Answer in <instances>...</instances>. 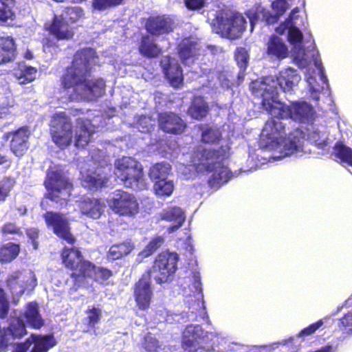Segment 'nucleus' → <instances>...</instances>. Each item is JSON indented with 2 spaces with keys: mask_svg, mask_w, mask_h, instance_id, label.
Instances as JSON below:
<instances>
[{
  "mask_svg": "<svg viewBox=\"0 0 352 352\" xmlns=\"http://www.w3.org/2000/svg\"><path fill=\"white\" fill-rule=\"evenodd\" d=\"M160 65L171 86L177 87L183 82L182 69L175 58L168 56H163L160 60Z\"/></svg>",
  "mask_w": 352,
  "mask_h": 352,
  "instance_id": "4be33fe9",
  "label": "nucleus"
},
{
  "mask_svg": "<svg viewBox=\"0 0 352 352\" xmlns=\"http://www.w3.org/2000/svg\"><path fill=\"white\" fill-rule=\"evenodd\" d=\"M301 76L298 71L291 67L281 70L279 75L265 76L254 80L250 87L252 94L261 99V104H266L278 100L279 91L292 94L298 86Z\"/></svg>",
  "mask_w": 352,
  "mask_h": 352,
  "instance_id": "20e7f679",
  "label": "nucleus"
},
{
  "mask_svg": "<svg viewBox=\"0 0 352 352\" xmlns=\"http://www.w3.org/2000/svg\"><path fill=\"white\" fill-rule=\"evenodd\" d=\"M1 232L3 234H21L20 229L16 226L14 223H8L5 224L2 228Z\"/></svg>",
  "mask_w": 352,
  "mask_h": 352,
  "instance_id": "052dcab7",
  "label": "nucleus"
},
{
  "mask_svg": "<svg viewBox=\"0 0 352 352\" xmlns=\"http://www.w3.org/2000/svg\"><path fill=\"white\" fill-rule=\"evenodd\" d=\"M10 302L4 290L0 288V318H5L9 311Z\"/></svg>",
  "mask_w": 352,
  "mask_h": 352,
  "instance_id": "4d7b16f0",
  "label": "nucleus"
},
{
  "mask_svg": "<svg viewBox=\"0 0 352 352\" xmlns=\"http://www.w3.org/2000/svg\"><path fill=\"white\" fill-rule=\"evenodd\" d=\"M186 7L190 10H200L204 7L206 0H184Z\"/></svg>",
  "mask_w": 352,
  "mask_h": 352,
  "instance_id": "bf43d9fd",
  "label": "nucleus"
},
{
  "mask_svg": "<svg viewBox=\"0 0 352 352\" xmlns=\"http://www.w3.org/2000/svg\"><path fill=\"white\" fill-rule=\"evenodd\" d=\"M31 345L32 342L28 340L24 343L16 344L12 352H27Z\"/></svg>",
  "mask_w": 352,
  "mask_h": 352,
  "instance_id": "e2e57ef3",
  "label": "nucleus"
},
{
  "mask_svg": "<svg viewBox=\"0 0 352 352\" xmlns=\"http://www.w3.org/2000/svg\"><path fill=\"white\" fill-rule=\"evenodd\" d=\"M89 167H80L82 184L91 190H96L105 186L109 180L110 166L104 157L103 151H94L91 153Z\"/></svg>",
  "mask_w": 352,
  "mask_h": 352,
  "instance_id": "9d476101",
  "label": "nucleus"
},
{
  "mask_svg": "<svg viewBox=\"0 0 352 352\" xmlns=\"http://www.w3.org/2000/svg\"><path fill=\"white\" fill-rule=\"evenodd\" d=\"M48 227L53 228L54 234L63 239L71 248L65 247L62 252L63 262L68 268L74 270L82 259L80 252L72 247L75 241L70 232V228L67 218L62 214L47 212L43 216Z\"/></svg>",
  "mask_w": 352,
  "mask_h": 352,
  "instance_id": "0eeeda50",
  "label": "nucleus"
},
{
  "mask_svg": "<svg viewBox=\"0 0 352 352\" xmlns=\"http://www.w3.org/2000/svg\"><path fill=\"white\" fill-rule=\"evenodd\" d=\"M192 278L193 283L192 286L194 289L193 292L196 294V296H194V298H191L190 300H188L189 302L188 311L168 314L166 318L167 322L172 323L176 322L183 323L188 321L197 320L198 317L204 319L207 316L203 300L202 284L199 272H194Z\"/></svg>",
  "mask_w": 352,
  "mask_h": 352,
  "instance_id": "f8f14e48",
  "label": "nucleus"
},
{
  "mask_svg": "<svg viewBox=\"0 0 352 352\" xmlns=\"http://www.w3.org/2000/svg\"><path fill=\"white\" fill-rule=\"evenodd\" d=\"M87 315V320L88 325L90 327L94 328L101 318L102 311L100 308L96 307L95 306H89L87 309L85 311Z\"/></svg>",
  "mask_w": 352,
  "mask_h": 352,
  "instance_id": "09e8293b",
  "label": "nucleus"
},
{
  "mask_svg": "<svg viewBox=\"0 0 352 352\" xmlns=\"http://www.w3.org/2000/svg\"><path fill=\"white\" fill-rule=\"evenodd\" d=\"M143 346L148 352H161L162 345L159 341L151 334L148 333L144 337Z\"/></svg>",
  "mask_w": 352,
  "mask_h": 352,
  "instance_id": "3c124183",
  "label": "nucleus"
},
{
  "mask_svg": "<svg viewBox=\"0 0 352 352\" xmlns=\"http://www.w3.org/2000/svg\"><path fill=\"white\" fill-rule=\"evenodd\" d=\"M340 324L344 333H352V311L340 319Z\"/></svg>",
  "mask_w": 352,
  "mask_h": 352,
  "instance_id": "13d9d810",
  "label": "nucleus"
},
{
  "mask_svg": "<svg viewBox=\"0 0 352 352\" xmlns=\"http://www.w3.org/2000/svg\"><path fill=\"white\" fill-rule=\"evenodd\" d=\"M208 103L201 96L195 97L188 108V114L194 119L200 120L208 113Z\"/></svg>",
  "mask_w": 352,
  "mask_h": 352,
  "instance_id": "72a5a7b5",
  "label": "nucleus"
},
{
  "mask_svg": "<svg viewBox=\"0 0 352 352\" xmlns=\"http://www.w3.org/2000/svg\"><path fill=\"white\" fill-rule=\"evenodd\" d=\"M83 15V10L80 7H67L63 13L54 18L51 25V32L58 39H69L73 36V32L68 25V23L75 22Z\"/></svg>",
  "mask_w": 352,
  "mask_h": 352,
  "instance_id": "dca6fc26",
  "label": "nucleus"
},
{
  "mask_svg": "<svg viewBox=\"0 0 352 352\" xmlns=\"http://www.w3.org/2000/svg\"><path fill=\"white\" fill-rule=\"evenodd\" d=\"M324 319H320L317 322L309 324L308 327L302 329L296 336V338L291 337L290 338L294 339V344L296 345H298V348L300 347V342L298 339L304 338L306 336H309L316 333V331L319 329L324 323Z\"/></svg>",
  "mask_w": 352,
  "mask_h": 352,
  "instance_id": "c03bdc74",
  "label": "nucleus"
},
{
  "mask_svg": "<svg viewBox=\"0 0 352 352\" xmlns=\"http://www.w3.org/2000/svg\"><path fill=\"white\" fill-rule=\"evenodd\" d=\"M28 236L32 241L34 249L37 248V243L36 239L38 236V230L37 228H30L26 230Z\"/></svg>",
  "mask_w": 352,
  "mask_h": 352,
  "instance_id": "680f3d73",
  "label": "nucleus"
},
{
  "mask_svg": "<svg viewBox=\"0 0 352 352\" xmlns=\"http://www.w3.org/2000/svg\"><path fill=\"white\" fill-rule=\"evenodd\" d=\"M25 212H26V209H25V208H24V209H23V212H22V214H25Z\"/></svg>",
  "mask_w": 352,
  "mask_h": 352,
  "instance_id": "774afa93",
  "label": "nucleus"
},
{
  "mask_svg": "<svg viewBox=\"0 0 352 352\" xmlns=\"http://www.w3.org/2000/svg\"><path fill=\"white\" fill-rule=\"evenodd\" d=\"M146 31L152 35L160 36L173 30V22L166 15L150 16L145 24Z\"/></svg>",
  "mask_w": 352,
  "mask_h": 352,
  "instance_id": "a878e982",
  "label": "nucleus"
},
{
  "mask_svg": "<svg viewBox=\"0 0 352 352\" xmlns=\"http://www.w3.org/2000/svg\"><path fill=\"white\" fill-rule=\"evenodd\" d=\"M123 0H93V7L96 10H104L111 7L120 5Z\"/></svg>",
  "mask_w": 352,
  "mask_h": 352,
  "instance_id": "864d4df0",
  "label": "nucleus"
},
{
  "mask_svg": "<svg viewBox=\"0 0 352 352\" xmlns=\"http://www.w3.org/2000/svg\"><path fill=\"white\" fill-rule=\"evenodd\" d=\"M179 256L175 252H164L155 259L153 270L157 273L155 276L156 282L162 284L167 282L177 270Z\"/></svg>",
  "mask_w": 352,
  "mask_h": 352,
  "instance_id": "6ab92c4d",
  "label": "nucleus"
},
{
  "mask_svg": "<svg viewBox=\"0 0 352 352\" xmlns=\"http://www.w3.org/2000/svg\"><path fill=\"white\" fill-rule=\"evenodd\" d=\"M262 106L270 116L288 119L289 123L295 121L309 124L314 114L313 107L305 101H293L290 104H287L276 100Z\"/></svg>",
  "mask_w": 352,
  "mask_h": 352,
  "instance_id": "1a4fd4ad",
  "label": "nucleus"
},
{
  "mask_svg": "<svg viewBox=\"0 0 352 352\" xmlns=\"http://www.w3.org/2000/svg\"><path fill=\"white\" fill-rule=\"evenodd\" d=\"M288 119L271 116L266 121L261 133L259 145L261 148L274 151L272 158L280 160L289 155H297L302 151V133L300 129L289 131Z\"/></svg>",
  "mask_w": 352,
  "mask_h": 352,
  "instance_id": "7ed1b4c3",
  "label": "nucleus"
},
{
  "mask_svg": "<svg viewBox=\"0 0 352 352\" xmlns=\"http://www.w3.org/2000/svg\"><path fill=\"white\" fill-rule=\"evenodd\" d=\"M299 12L300 9L298 7L294 8L286 20L276 28V32L280 34L287 32L288 41L294 45L292 51L293 63L298 68L306 69L312 61L314 62L323 85H320L316 77L311 75L307 74L306 80L310 98L314 101H318L320 91L324 89V85H325L328 88V79L324 74V67L318 57V52L314 50H306L302 45L303 34L300 27L304 26L305 23L302 17L298 14Z\"/></svg>",
  "mask_w": 352,
  "mask_h": 352,
  "instance_id": "f257e3e1",
  "label": "nucleus"
},
{
  "mask_svg": "<svg viewBox=\"0 0 352 352\" xmlns=\"http://www.w3.org/2000/svg\"><path fill=\"white\" fill-rule=\"evenodd\" d=\"M159 126L166 133L180 134L186 127L185 122L176 113H162L158 116Z\"/></svg>",
  "mask_w": 352,
  "mask_h": 352,
  "instance_id": "393cba45",
  "label": "nucleus"
},
{
  "mask_svg": "<svg viewBox=\"0 0 352 352\" xmlns=\"http://www.w3.org/2000/svg\"><path fill=\"white\" fill-rule=\"evenodd\" d=\"M45 186L48 191L45 195L47 199L59 204L60 208L67 205V201L70 196L72 184L61 170H49Z\"/></svg>",
  "mask_w": 352,
  "mask_h": 352,
  "instance_id": "4468645a",
  "label": "nucleus"
},
{
  "mask_svg": "<svg viewBox=\"0 0 352 352\" xmlns=\"http://www.w3.org/2000/svg\"><path fill=\"white\" fill-rule=\"evenodd\" d=\"M198 46L197 40L192 37L185 38L181 41L177 50L184 64L189 65L194 62L195 57L198 54Z\"/></svg>",
  "mask_w": 352,
  "mask_h": 352,
  "instance_id": "c85d7f7f",
  "label": "nucleus"
},
{
  "mask_svg": "<svg viewBox=\"0 0 352 352\" xmlns=\"http://www.w3.org/2000/svg\"><path fill=\"white\" fill-rule=\"evenodd\" d=\"M266 47V54L271 59L283 60L289 54V48L285 42L276 35H272L269 38Z\"/></svg>",
  "mask_w": 352,
  "mask_h": 352,
  "instance_id": "cd10ccee",
  "label": "nucleus"
},
{
  "mask_svg": "<svg viewBox=\"0 0 352 352\" xmlns=\"http://www.w3.org/2000/svg\"><path fill=\"white\" fill-rule=\"evenodd\" d=\"M160 219L170 223L167 230L169 233L174 232L180 228L185 219L184 211L177 206H167L162 210L159 214Z\"/></svg>",
  "mask_w": 352,
  "mask_h": 352,
  "instance_id": "b1692460",
  "label": "nucleus"
},
{
  "mask_svg": "<svg viewBox=\"0 0 352 352\" xmlns=\"http://www.w3.org/2000/svg\"><path fill=\"white\" fill-rule=\"evenodd\" d=\"M171 170L170 165L167 162L157 163L153 165L149 170V177L155 184L157 181L166 180Z\"/></svg>",
  "mask_w": 352,
  "mask_h": 352,
  "instance_id": "58836bf2",
  "label": "nucleus"
},
{
  "mask_svg": "<svg viewBox=\"0 0 352 352\" xmlns=\"http://www.w3.org/2000/svg\"><path fill=\"white\" fill-rule=\"evenodd\" d=\"M96 128H98V122L96 119L90 120L78 118L75 131V146L82 148L85 146L89 142L91 135L95 133Z\"/></svg>",
  "mask_w": 352,
  "mask_h": 352,
  "instance_id": "5701e85b",
  "label": "nucleus"
},
{
  "mask_svg": "<svg viewBox=\"0 0 352 352\" xmlns=\"http://www.w3.org/2000/svg\"><path fill=\"white\" fill-rule=\"evenodd\" d=\"M300 130L302 133V144L305 136H307V140L315 144L318 148H324L329 145L328 131L325 125L309 123L305 131ZM302 153H303V150L296 156H301Z\"/></svg>",
  "mask_w": 352,
  "mask_h": 352,
  "instance_id": "412c9836",
  "label": "nucleus"
},
{
  "mask_svg": "<svg viewBox=\"0 0 352 352\" xmlns=\"http://www.w3.org/2000/svg\"><path fill=\"white\" fill-rule=\"evenodd\" d=\"M79 208L82 215L98 219L105 208V204L94 198L85 197L80 201Z\"/></svg>",
  "mask_w": 352,
  "mask_h": 352,
  "instance_id": "c756f323",
  "label": "nucleus"
},
{
  "mask_svg": "<svg viewBox=\"0 0 352 352\" xmlns=\"http://www.w3.org/2000/svg\"><path fill=\"white\" fill-rule=\"evenodd\" d=\"M133 249L131 241H125L122 243L112 245L107 253L109 260L115 261L129 254Z\"/></svg>",
  "mask_w": 352,
  "mask_h": 352,
  "instance_id": "ea45409f",
  "label": "nucleus"
},
{
  "mask_svg": "<svg viewBox=\"0 0 352 352\" xmlns=\"http://www.w3.org/2000/svg\"><path fill=\"white\" fill-rule=\"evenodd\" d=\"M14 183V179L11 177H4L0 181V202L6 200Z\"/></svg>",
  "mask_w": 352,
  "mask_h": 352,
  "instance_id": "603ef678",
  "label": "nucleus"
},
{
  "mask_svg": "<svg viewBox=\"0 0 352 352\" xmlns=\"http://www.w3.org/2000/svg\"><path fill=\"white\" fill-rule=\"evenodd\" d=\"M272 12L258 4L246 12L250 23L251 31L258 21L268 25L276 23L279 17L289 8V3L286 0H275L272 3Z\"/></svg>",
  "mask_w": 352,
  "mask_h": 352,
  "instance_id": "2eb2a0df",
  "label": "nucleus"
},
{
  "mask_svg": "<svg viewBox=\"0 0 352 352\" xmlns=\"http://www.w3.org/2000/svg\"><path fill=\"white\" fill-rule=\"evenodd\" d=\"M6 162V156L0 154V165L4 164Z\"/></svg>",
  "mask_w": 352,
  "mask_h": 352,
  "instance_id": "69168bd1",
  "label": "nucleus"
},
{
  "mask_svg": "<svg viewBox=\"0 0 352 352\" xmlns=\"http://www.w3.org/2000/svg\"><path fill=\"white\" fill-rule=\"evenodd\" d=\"M36 73L37 69L35 67L21 63L14 72V76L19 83L25 84L33 81L36 78Z\"/></svg>",
  "mask_w": 352,
  "mask_h": 352,
  "instance_id": "c9c22d12",
  "label": "nucleus"
},
{
  "mask_svg": "<svg viewBox=\"0 0 352 352\" xmlns=\"http://www.w3.org/2000/svg\"><path fill=\"white\" fill-rule=\"evenodd\" d=\"M36 279H32L31 280V285H32L33 287L36 286Z\"/></svg>",
  "mask_w": 352,
  "mask_h": 352,
  "instance_id": "338daca9",
  "label": "nucleus"
},
{
  "mask_svg": "<svg viewBox=\"0 0 352 352\" xmlns=\"http://www.w3.org/2000/svg\"><path fill=\"white\" fill-rule=\"evenodd\" d=\"M12 0H0V25L8 19H12L14 15Z\"/></svg>",
  "mask_w": 352,
  "mask_h": 352,
  "instance_id": "49530a36",
  "label": "nucleus"
},
{
  "mask_svg": "<svg viewBox=\"0 0 352 352\" xmlns=\"http://www.w3.org/2000/svg\"><path fill=\"white\" fill-rule=\"evenodd\" d=\"M154 190L157 196H170L174 190V184L171 179L161 180L154 184Z\"/></svg>",
  "mask_w": 352,
  "mask_h": 352,
  "instance_id": "a18cd8bd",
  "label": "nucleus"
},
{
  "mask_svg": "<svg viewBox=\"0 0 352 352\" xmlns=\"http://www.w3.org/2000/svg\"><path fill=\"white\" fill-rule=\"evenodd\" d=\"M96 266L91 263L81 259L79 264L76 266L71 274V277L74 278L76 284L78 285L83 283L85 277L92 278Z\"/></svg>",
  "mask_w": 352,
  "mask_h": 352,
  "instance_id": "473e14b6",
  "label": "nucleus"
},
{
  "mask_svg": "<svg viewBox=\"0 0 352 352\" xmlns=\"http://www.w3.org/2000/svg\"><path fill=\"white\" fill-rule=\"evenodd\" d=\"M25 278L20 272H14L10 274L7 279L8 286L12 294L22 295L26 288Z\"/></svg>",
  "mask_w": 352,
  "mask_h": 352,
  "instance_id": "4c0bfd02",
  "label": "nucleus"
},
{
  "mask_svg": "<svg viewBox=\"0 0 352 352\" xmlns=\"http://www.w3.org/2000/svg\"><path fill=\"white\" fill-rule=\"evenodd\" d=\"M16 57V45L10 36L0 37V64L13 60Z\"/></svg>",
  "mask_w": 352,
  "mask_h": 352,
  "instance_id": "2f4dec72",
  "label": "nucleus"
},
{
  "mask_svg": "<svg viewBox=\"0 0 352 352\" xmlns=\"http://www.w3.org/2000/svg\"><path fill=\"white\" fill-rule=\"evenodd\" d=\"M30 135V132L26 127H21L7 134L8 138L12 137L10 149L16 156L23 155L28 149Z\"/></svg>",
  "mask_w": 352,
  "mask_h": 352,
  "instance_id": "bb28decb",
  "label": "nucleus"
},
{
  "mask_svg": "<svg viewBox=\"0 0 352 352\" xmlns=\"http://www.w3.org/2000/svg\"><path fill=\"white\" fill-rule=\"evenodd\" d=\"M114 173L125 187L134 190H142L147 188L144 177L142 164L131 157H122L115 162Z\"/></svg>",
  "mask_w": 352,
  "mask_h": 352,
  "instance_id": "9b49d317",
  "label": "nucleus"
},
{
  "mask_svg": "<svg viewBox=\"0 0 352 352\" xmlns=\"http://www.w3.org/2000/svg\"><path fill=\"white\" fill-rule=\"evenodd\" d=\"M274 346H280L281 347L280 350L284 352H297L298 350V345L294 344V338H289L268 346H263V349L270 351L271 349H275Z\"/></svg>",
  "mask_w": 352,
  "mask_h": 352,
  "instance_id": "8fccbe9b",
  "label": "nucleus"
},
{
  "mask_svg": "<svg viewBox=\"0 0 352 352\" xmlns=\"http://www.w3.org/2000/svg\"><path fill=\"white\" fill-rule=\"evenodd\" d=\"M208 19L211 21L214 32L232 40L241 36L245 28L246 21L239 14L228 17L225 12L217 11L210 13Z\"/></svg>",
  "mask_w": 352,
  "mask_h": 352,
  "instance_id": "ddd939ff",
  "label": "nucleus"
},
{
  "mask_svg": "<svg viewBox=\"0 0 352 352\" xmlns=\"http://www.w3.org/2000/svg\"><path fill=\"white\" fill-rule=\"evenodd\" d=\"M25 323L34 329H39L43 325L36 302H29L23 314L12 318L7 328H0V352L11 344L10 340L19 338L26 333Z\"/></svg>",
  "mask_w": 352,
  "mask_h": 352,
  "instance_id": "423d86ee",
  "label": "nucleus"
},
{
  "mask_svg": "<svg viewBox=\"0 0 352 352\" xmlns=\"http://www.w3.org/2000/svg\"><path fill=\"white\" fill-rule=\"evenodd\" d=\"M335 156L341 162L352 166V149L341 142H337L333 147Z\"/></svg>",
  "mask_w": 352,
  "mask_h": 352,
  "instance_id": "a19ab883",
  "label": "nucleus"
},
{
  "mask_svg": "<svg viewBox=\"0 0 352 352\" xmlns=\"http://www.w3.org/2000/svg\"><path fill=\"white\" fill-rule=\"evenodd\" d=\"M111 276L112 272L110 270L96 266L92 278H94L96 281L102 283L107 280Z\"/></svg>",
  "mask_w": 352,
  "mask_h": 352,
  "instance_id": "5fc2aeb1",
  "label": "nucleus"
},
{
  "mask_svg": "<svg viewBox=\"0 0 352 352\" xmlns=\"http://www.w3.org/2000/svg\"><path fill=\"white\" fill-rule=\"evenodd\" d=\"M72 122L65 111L56 113L51 120L53 142L60 148L68 146L72 140Z\"/></svg>",
  "mask_w": 352,
  "mask_h": 352,
  "instance_id": "f3484780",
  "label": "nucleus"
},
{
  "mask_svg": "<svg viewBox=\"0 0 352 352\" xmlns=\"http://www.w3.org/2000/svg\"><path fill=\"white\" fill-rule=\"evenodd\" d=\"M201 131V140L204 143L212 144L217 142L221 138L220 131L208 126H200Z\"/></svg>",
  "mask_w": 352,
  "mask_h": 352,
  "instance_id": "37998d69",
  "label": "nucleus"
},
{
  "mask_svg": "<svg viewBox=\"0 0 352 352\" xmlns=\"http://www.w3.org/2000/svg\"><path fill=\"white\" fill-rule=\"evenodd\" d=\"M138 50L142 56L148 58H155L162 53L154 38L148 35L142 36Z\"/></svg>",
  "mask_w": 352,
  "mask_h": 352,
  "instance_id": "7c9ffc66",
  "label": "nucleus"
},
{
  "mask_svg": "<svg viewBox=\"0 0 352 352\" xmlns=\"http://www.w3.org/2000/svg\"><path fill=\"white\" fill-rule=\"evenodd\" d=\"M228 146L218 150L199 149L192 155V162L197 171L212 173L208 184L212 188L218 189L234 176L228 167Z\"/></svg>",
  "mask_w": 352,
  "mask_h": 352,
  "instance_id": "39448f33",
  "label": "nucleus"
},
{
  "mask_svg": "<svg viewBox=\"0 0 352 352\" xmlns=\"http://www.w3.org/2000/svg\"><path fill=\"white\" fill-rule=\"evenodd\" d=\"M164 243V239L162 236H157L153 239L146 247V249L142 252L143 256H148Z\"/></svg>",
  "mask_w": 352,
  "mask_h": 352,
  "instance_id": "6e6d98bb",
  "label": "nucleus"
},
{
  "mask_svg": "<svg viewBox=\"0 0 352 352\" xmlns=\"http://www.w3.org/2000/svg\"><path fill=\"white\" fill-rule=\"evenodd\" d=\"M31 342L34 346L30 352H47L56 344V341L52 335L40 336L32 335Z\"/></svg>",
  "mask_w": 352,
  "mask_h": 352,
  "instance_id": "f704fd0d",
  "label": "nucleus"
},
{
  "mask_svg": "<svg viewBox=\"0 0 352 352\" xmlns=\"http://www.w3.org/2000/svg\"><path fill=\"white\" fill-rule=\"evenodd\" d=\"M96 52L92 48L78 51L72 65L61 77V84L71 102L92 101L104 93L105 82L102 78L88 80L91 65L95 63Z\"/></svg>",
  "mask_w": 352,
  "mask_h": 352,
  "instance_id": "f03ea898",
  "label": "nucleus"
},
{
  "mask_svg": "<svg viewBox=\"0 0 352 352\" xmlns=\"http://www.w3.org/2000/svg\"><path fill=\"white\" fill-rule=\"evenodd\" d=\"M234 57L239 68L237 76L238 83L239 84L243 80L245 75V70L249 62V54L245 48L239 47L235 51Z\"/></svg>",
  "mask_w": 352,
  "mask_h": 352,
  "instance_id": "e433bc0d",
  "label": "nucleus"
},
{
  "mask_svg": "<svg viewBox=\"0 0 352 352\" xmlns=\"http://www.w3.org/2000/svg\"><path fill=\"white\" fill-rule=\"evenodd\" d=\"M151 273H144L134 287L135 300L138 307L145 310L149 307L153 291L151 287Z\"/></svg>",
  "mask_w": 352,
  "mask_h": 352,
  "instance_id": "aec40b11",
  "label": "nucleus"
},
{
  "mask_svg": "<svg viewBox=\"0 0 352 352\" xmlns=\"http://www.w3.org/2000/svg\"><path fill=\"white\" fill-rule=\"evenodd\" d=\"M223 337L216 332H204L200 325H188L183 332L182 346L185 352H212L226 349L217 344Z\"/></svg>",
  "mask_w": 352,
  "mask_h": 352,
  "instance_id": "6e6552de",
  "label": "nucleus"
},
{
  "mask_svg": "<svg viewBox=\"0 0 352 352\" xmlns=\"http://www.w3.org/2000/svg\"><path fill=\"white\" fill-rule=\"evenodd\" d=\"M24 57L26 59H32L33 58V54L32 52H30V50H27L24 54Z\"/></svg>",
  "mask_w": 352,
  "mask_h": 352,
  "instance_id": "0e129e2a",
  "label": "nucleus"
},
{
  "mask_svg": "<svg viewBox=\"0 0 352 352\" xmlns=\"http://www.w3.org/2000/svg\"><path fill=\"white\" fill-rule=\"evenodd\" d=\"M19 246L12 243H8L0 248V262L9 263L19 254Z\"/></svg>",
  "mask_w": 352,
  "mask_h": 352,
  "instance_id": "79ce46f5",
  "label": "nucleus"
},
{
  "mask_svg": "<svg viewBox=\"0 0 352 352\" xmlns=\"http://www.w3.org/2000/svg\"><path fill=\"white\" fill-rule=\"evenodd\" d=\"M155 120L150 116H140L137 122L136 128L142 133H150L155 126Z\"/></svg>",
  "mask_w": 352,
  "mask_h": 352,
  "instance_id": "de8ad7c7",
  "label": "nucleus"
},
{
  "mask_svg": "<svg viewBox=\"0 0 352 352\" xmlns=\"http://www.w3.org/2000/svg\"><path fill=\"white\" fill-rule=\"evenodd\" d=\"M109 205L114 212L120 215H133L139 210V204L135 196L122 190H116L111 193Z\"/></svg>",
  "mask_w": 352,
  "mask_h": 352,
  "instance_id": "a211bd4d",
  "label": "nucleus"
}]
</instances>
